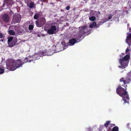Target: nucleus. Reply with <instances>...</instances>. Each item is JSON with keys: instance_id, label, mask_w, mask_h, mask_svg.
Here are the masks:
<instances>
[{"instance_id": "1", "label": "nucleus", "mask_w": 131, "mask_h": 131, "mask_svg": "<svg viewBox=\"0 0 131 131\" xmlns=\"http://www.w3.org/2000/svg\"><path fill=\"white\" fill-rule=\"evenodd\" d=\"M122 86L125 87V88H123L121 84L119 85L116 88V93L120 96L122 97L123 100L124 101L125 103L129 104V97L126 91L127 85L124 86V85H122Z\"/></svg>"}, {"instance_id": "2", "label": "nucleus", "mask_w": 131, "mask_h": 131, "mask_svg": "<svg viewBox=\"0 0 131 131\" xmlns=\"http://www.w3.org/2000/svg\"><path fill=\"white\" fill-rule=\"evenodd\" d=\"M24 63L20 60L15 61L12 59H10L6 61V69L13 71L17 68L22 67Z\"/></svg>"}, {"instance_id": "3", "label": "nucleus", "mask_w": 131, "mask_h": 131, "mask_svg": "<svg viewBox=\"0 0 131 131\" xmlns=\"http://www.w3.org/2000/svg\"><path fill=\"white\" fill-rule=\"evenodd\" d=\"M130 55L127 54L124 57L120 58L119 60V62L121 64L118 67L119 68L124 69L127 66L129 61Z\"/></svg>"}, {"instance_id": "4", "label": "nucleus", "mask_w": 131, "mask_h": 131, "mask_svg": "<svg viewBox=\"0 0 131 131\" xmlns=\"http://www.w3.org/2000/svg\"><path fill=\"white\" fill-rule=\"evenodd\" d=\"M39 54L38 53H35L34 55L32 56V57H29V58H26L25 60V62H30L32 60H35L38 59L39 58Z\"/></svg>"}, {"instance_id": "5", "label": "nucleus", "mask_w": 131, "mask_h": 131, "mask_svg": "<svg viewBox=\"0 0 131 131\" xmlns=\"http://www.w3.org/2000/svg\"><path fill=\"white\" fill-rule=\"evenodd\" d=\"M21 18L20 15L18 13H15L13 15V20L12 23L15 24L19 23Z\"/></svg>"}, {"instance_id": "6", "label": "nucleus", "mask_w": 131, "mask_h": 131, "mask_svg": "<svg viewBox=\"0 0 131 131\" xmlns=\"http://www.w3.org/2000/svg\"><path fill=\"white\" fill-rule=\"evenodd\" d=\"M17 42V40L16 39H13L12 37H9L8 38V43L9 47L13 46Z\"/></svg>"}, {"instance_id": "7", "label": "nucleus", "mask_w": 131, "mask_h": 131, "mask_svg": "<svg viewBox=\"0 0 131 131\" xmlns=\"http://www.w3.org/2000/svg\"><path fill=\"white\" fill-rule=\"evenodd\" d=\"M85 27H82L80 29L78 34L77 35L76 39L79 40L80 39L84 36L85 32Z\"/></svg>"}, {"instance_id": "8", "label": "nucleus", "mask_w": 131, "mask_h": 131, "mask_svg": "<svg viewBox=\"0 0 131 131\" xmlns=\"http://www.w3.org/2000/svg\"><path fill=\"white\" fill-rule=\"evenodd\" d=\"M57 28L54 26H52L47 31L48 33L50 35L54 34L56 32Z\"/></svg>"}, {"instance_id": "9", "label": "nucleus", "mask_w": 131, "mask_h": 131, "mask_svg": "<svg viewBox=\"0 0 131 131\" xmlns=\"http://www.w3.org/2000/svg\"><path fill=\"white\" fill-rule=\"evenodd\" d=\"M131 79L127 78H122L119 80V81L121 82H123L125 86L126 85V84L129 83L131 81Z\"/></svg>"}, {"instance_id": "10", "label": "nucleus", "mask_w": 131, "mask_h": 131, "mask_svg": "<svg viewBox=\"0 0 131 131\" xmlns=\"http://www.w3.org/2000/svg\"><path fill=\"white\" fill-rule=\"evenodd\" d=\"M41 21L39 22L38 21H36V26L38 27H40L42 26L45 23V18H43L41 19Z\"/></svg>"}, {"instance_id": "11", "label": "nucleus", "mask_w": 131, "mask_h": 131, "mask_svg": "<svg viewBox=\"0 0 131 131\" xmlns=\"http://www.w3.org/2000/svg\"><path fill=\"white\" fill-rule=\"evenodd\" d=\"M54 52L53 50H52L50 51H49L47 52L46 51H42L41 53V54L43 56L47 55L48 56H50L53 54Z\"/></svg>"}, {"instance_id": "12", "label": "nucleus", "mask_w": 131, "mask_h": 131, "mask_svg": "<svg viewBox=\"0 0 131 131\" xmlns=\"http://www.w3.org/2000/svg\"><path fill=\"white\" fill-rule=\"evenodd\" d=\"M6 63H5V64L3 66L1 65L0 66V74L3 73L4 72V71L5 70V67L6 66Z\"/></svg>"}, {"instance_id": "13", "label": "nucleus", "mask_w": 131, "mask_h": 131, "mask_svg": "<svg viewBox=\"0 0 131 131\" xmlns=\"http://www.w3.org/2000/svg\"><path fill=\"white\" fill-rule=\"evenodd\" d=\"M76 39L73 38L69 40V42L67 43V45L70 46L73 45L76 43Z\"/></svg>"}, {"instance_id": "14", "label": "nucleus", "mask_w": 131, "mask_h": 131, "mask_svg": "<svg viewBox=\"0 0 131 131\" xmlns=\"http://www.w3.org/2000/svg\"><path fill=\"white\" fill-rule=\"evenodd\" d=\"M3 19L4 21L7 22L9 19V16L7 14H4L3 16Z\"/></svg>"}, {"instance_id": "15", "label": "nucleus", "mask_w": 131, "mask_h": 131, "mask_svg": "<svg viewBox=\"0 0 131 131\" xmlns=\"http://www.w3.org/2000/svg\"><path fill=\"white\" fill-rule=\"evenodd\" d=\"M126 40L129 42L131 45V34L127 37Z\"/></svg>"}, {"instance_id": "16", "label": "nucleus", "mask_w": 131, "mask_h": 131, "mask_svg": "<svg viewBox=\"0 0 131 131\" xmlns=\"http://www.w3.org/2000/svg\"><path fill=\"white\" fill-rule=\"evenodd\" d=\"M12 2V1L10 0H7L5 1V3H6L7 6H8V5H11Z\"/></svg>"}, {"instance_id": "17", "label": "nucleus", "mask_w": 131, "mask_h": 131, "mask_svg": "<svg viewBox=\"0 0 131 131\" xmlns=\"http://www.w3.org/2000/svg\"><path fill=\"white\" fill-rule=\"evenodd\" d=\"M96 22H94L90 25L89 27L90 28H93L94 27L96 26Z\"/></svg>"}, {"instance_id": "18", "label": "nucleus", "mask_w": 131, "mask_h": 131, "mask_svg": "<svg viewBox=\"0 0 131 131\" xmlns=\"http://www.w3.org/2000/svg\"><path fill=\"white\" fill-rule=\"evenodd\" d=\"M40 15L38 13H36L35 14L34 18L35 19H38L39 18Z\"/></svg>"}, {"instance_id": "19", "label": "nucleus", "mask_w": 131, "mask_h": 131, "mask_svg": "<svg viewBox=\"0 0 131 131\" xmlns=\"http://www.w3.org/2000/svg\"><path fill=\"white\" fill-rule=\"evenodd\" d=\"M9 34L10 35H13L15 34V32L13 30H10L8 31Z\"/></svg>"}, {"instance_id": "20", "label": "nucleus", "mask_w": 131, "mask_h": 131, "mask_svg": "<svg viewBox=\"0 0 131 131\" xmlns=\"http://www.w3.org/2000/svg\"><path fill=\"white\" fill-rule=\"evenodd\" d=\"M118 127L117 126H115L112 128L111 131H118Z\"/></svg>"}, {"instance_id": "21", "label": "nucleus", "mask_w": 131, "mask_h": 131, "mask_svg": "<svg viewBox=\"0 0 131 131\" xmlns=\"http://www.w3.org/2000/svg\"><path fill=\"white\" fill-rule=\"evenodd\" d=\"M95 19L96 18L95 16H91L89 18V19L91 21H94Z\"/></svg>"}, {"instance_id": "22", "label": "nucleus", "mask_w": 131, "mask_h": 131, "mask_svg": "<svg viewBox=\"0 0 131 131\" xmlns=\"http://www.w3.org/2000/svg\"><path fill=\"white\" fill-rule=\"evenodd\" d=\"M110 122H111L110 121H106L104 125L106 127H107Z\"/></svg>"}, {"instance_id": "23", "label": "nucleus", "mask_w": 131, "mask_h": 131, "mask_svg": "<svg viewBox=\"0 0 131 131\" xmlns=\"http://www.w3.org/2000/svg\"><path fill=\"white\" fill-rule=\"evenodd\" d=\"M35 6V5L33 2H31L30 4L29 7L30 8H32Z\"/></svg>"}, {"instance_id": "24", "label": "nucleus", "mask_w": 131, "mask_h": 131, "mask_svg": "<svg viewBox=\"0 0 131 131\" xmlns=\"http://www.w3.org/2000/svg\"><path fill=\"white\" fill-rule=\"evenodd\" d=\"M61 43L62 45V46L63 47V49H65V44L66 43H65V40H62V42H61Z\"/></svg>"}, {"instance_id": "25", "label": "nucleus", "mask_w": 131, "mask_h": 131, "mask_svg": "<svg viewBox=\"0 0 131 131\" xmlns=\"http://www.w3.org/2000/svg\"><path fill=\"white\" fill-rule=\"evenodd\" d=\"M28 28L30 30H32L34 28V25H29Z\"/></svg>"}, {"instance_id": "26", "label": "nucleus", "mask_w": 131, "mask_h": 131, "mask_svg": "<svg viewBox=\"0 0 131 131\" xmlns=\"http://www.w3.org/2000/svg\"><path fill=\"white\" fill-rule=\"evenodd\" d=\"M112 16L113 15L112 14H110L108 17V20H109L110 19L112 18Z\"/></svg>"}, {"instance_id": "27", "label": "nucleus", "mask_w": 131, "mask_h": 131, "mask_svg": "<svg viewBox=\"0 0 131 131\" xmlns=\"http://www.w3.org/2000/svg\"><path fill=\"white\" fill-rule=\"evenodd\" d=\"M70 8V6H67L66 7V9L67 10H69V9Z\"/></svg>"}, {"instance_id": "28", "label": "nucleus", "mask_w": 131, "mask_h": 131, "mask_svg": "<svg viewBox=\"0 0 131 131\" xmlns=\"http://www.w3.org/2000/svg\"><path fill=\"white\" fill-rule=\"evenodd\" d=\"M129 51V49H128V47H127L126 50L125 52H128Z\"/></svg>"}, {"instance_id": "29", "label": "nucleus", "mask_w": 131, "mask_h": 131, "mask_svg": "<svg viewBox=\"0 0 131 131\" xmlns=\"http://www.w3.org/2000/svg\"><path fill=\"white\" fill-rule=\"evenodd\" d=\"M3 37V35L2 33H0V38H2Z\"/></svg>"}, {"instance_id": "30", "label": "nucleus", "mask_w": 131, "mask_h": 131, "mask_svg": "<svg viewBox=\"0 0 131 131\" xmlns=\"http://www.w3.org/2000/svg\"><path fill=\"white\" fill-rule=\"evenodd\" d=\"M115 126V124H111V127H112L113 126Z\"/></svg>"}, {"instance_id": "31", "label": "nucleus", "mask_w": 131, "mask_h": 131, "mask_svg": "<svg viewBox=\"0 0 131 131\" xmlns=\"http://www.w3.org/2000/svg\"><path fill=\"white\" fill-rule=\"evenodd\" d=\"M130 74H131V71L128 73L127 75H130Z\"/></svg>"}, {"instance_id": "32", "label": "nucleus", "mask_w": 131, "mask_h": 131, "mask_svg": "<svg viewBox=\"0 0 131 131\" xmlns=\"http://www.w3.org/2000/svg\"><path fill=\"white\" fill-rule=\"evenodd\" d=\"M10 13L11 14V15H12V11L11 10H10Z\"/></svg>"}, {"instance_id": "33", "label": "nucleus", "mask_w": 131, "mask_h": 131, "mask_svg": "<svg viewBox=\"0 0 131 131\" xmlns=\"http://www.w3.org/2000/svg\"><path fill=\"white\" fill-rule=\"evenodd\" d=\"M41 1H43V2H45V0H41Z\"/></svg>"}, {"instance_id": "34", "label": "nucleus", "mask_w": 131, "mask_h": 131, "mask_svg": "<svg viewBox=\"0 0 131 131\" xmlns=\"http://www.w3.org/2000/svg\"><path fill=\"white\" fill-rule=\"evenodd\" d=\"M44 29H45V30H46V31H47V30H46V28H44Z\"/></svg>"}, {"instance_id": "35", "label": "nucleus", "mask_w": 131, "mask_h": 131, "mask_svg": "<svg viewBox=\"0 0 131 131\" xmlns=\"http://www.w3.org/2000/svg\"><path fill=\"white\" fill-rule=\"evenodd\" d=\"M66 47H67L68 46V45H67H67H66Z\"/></svg>"}, {"instance_id": "36", "label": "nucleus", "mask_w": 131, "mask_h": 131, "mask_svg": "<svg viewBox=\"0 0 131 131\" xmlns=\"http://www.w3.org/2000/svg\"><path fill=\"white\" fill-rule=\"evenodd\" d=\"M10 27H9V29H10Z\"/></svg>"}, {"instance_id": "37", "label": "nucleus", "mask_w": 131, "mask_h": 131, "mask_svg": "<svg viewBox=\"0 0 131 131\" xmlns=\"http://www.w3.org/2000/svg\"><path fill=\"white\" fill-rule=\"evenodd\" d=\"M1 41H3V40H1Z\"/></svg>"}, {"instance_id": "38", "label": "nucleus", "mask_w": 131, "mask_h": 131, "mask_svg": "<svg viewBox=\"0 0 131 131\" xmlns=\"http://www.w3.org/2000/svg\"><path fill=\"white\" fill-rule=\"evenodd\" d=\"M130 29H131V28H130Z\"/></svg>"}, {"instance_id": "39", "label": "nucleus", "mask_w": 131, "mask_h": 131, "mask_svg": "<svg viewBox=\"0 0 131 131\" xmlns=\"http://www.w3.org/2000/svg\"><path fill=\"white\" fill-rule=\"evenodd\" d=\"M122 54L123 55V53Z\"/></svg>"}]
</instances>
